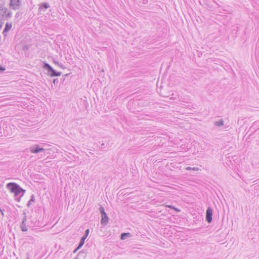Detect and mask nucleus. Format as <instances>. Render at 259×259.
Wrapping results in <instances>:
<instances>
[{"label": "nucleus", "mask_w": 259, "mask_h": 259, "mask_svg": "<svg viewBox=\"0 0 259 259\" xmlns=\"http://www.w3.org/2000/svg\"><path fill=\"white\" fill-rule=\"evenodd\" d=\"M23 217L21 224H20V227L21 230L23 232H26L28 230V227H33L32 221L31 220V217L27 218L26 213L25 211L23 213Z\"/></svg>", "instance_id": "1"}, {"label": "nucleus", "mask_w": 259, "mask_h": 259, "mask_svg": "<svg viewBox=\"0 0 259 259\" xmlns=\"http://www.w3.org/2000/svg\"><path fill=\"white\" fill-rule=\"evenodd\" d=\"M6 188L9 189L12 193H21V196H23L25 193V190L16 183L10 182L7 184Z\"/></svg>", "instance_id": "2"}, {"label": "nucleus", "mask_w": 259, "mask_h": 259, "mask_svg": "<svg viewBox=\"0 0 259 259\" xmlns=\"http://www.w3.org/2000/svg\"><path fill=\"white\" fill-rule=\"evenodd\" d=\"M43 68L47 71V74L51 77L60 76L61 75V72L56 71L47 63H44Z\"/></svg>", "instance_id": "3"}, {"label": "nucleus", "mask_w": 259, "mask_h": 259, "mask_svg": "<svg viewBox=\"0 0 259 259\" xmlns=\"http://www.w3.org/2000/svg\"><path fill=\"white\" fill-rule=\"evenodd\" d=\"M45 151V149L38 144H34L30 147V151L33 154H37Z\"/></svg>", "instance_id": "4"}, {"label": "nucleus", "mask_w": 259, "mask_h": 259, "mask_svg": "<svg viewBox=\"0 0 259 259\" xmlns=\"http://www.w3.org/2000/svg\"><path fill=\"white\" fill-rule=\"evenodd\" d=\"M3 10H1L0 15L2 16V17L5 20H8L12 17V12L8 10V9L6 8H4L3 7Z\"/></svg>", "instance_id": "5"}, {"label": "nucleus", "mask_w": 259, "mask_h": 259, "mask_svg": "<svg viewBox=\"0 0 259 259\" xmlns=\"http://www.w3.org/2000/svg\"><path fill=\"white\" fill-rule=\"evenodd\" d=\"M212 214H213L212 208L210 207H208L206 209V215H205V221L208 223H211L212 219Z\"/></svg>", "instance_id": "6"}, {"label": "nucleus", "mask_w": 259, "mask_h": 259, "mask_svg": "<svg viewBox=\"0 0 259 259\" xmlns=\"http://www.w3.org/2000/svg\"><path fill=\"white\" fill-rule=\"evenodd\" d=\"M89 232H90V230L89 229H87L85 231L84 234L83 236L81 238L80 240L78 243V245L77 247L74 250V252H75L77 250L83 246V245L84 243V241H85V239L89 235Z\"/></svg>", "instance_id": "7"}, {"label": "nucleus", "mask_w": 259, "mask_h": 259, "mask_svg": "<svg viewBox=\"0 0 259 259\" xmlns=\"http://www.w3.org/2000/svg\"><path fill=\"white\" fill-rule=\"evenodd\" d=\"M21 3V0H11L10 6L13 10L19 9Z\"/></svg>", "instance_id": "8"}, {"label": "nucleus", "mask_w": 259, "mask_h": 259, "mask_svg": "<svg viewBox=\"0 0 259 259\" xmlns=\"http://www.w3.org/2000/svg\"><path fill=\"white\" fill-rule=\"evenodd\" d=\"M256 131H249L248 130L245 135V136H247L246 140H251L252 138H254V135H257L256 134Z\"/></svg>", "instance_id": "9"}, {"label": "nucleus", "mask_w": 259, "mask_h": 259, "mask_svg": "<svg viewBox=\"0 0 259 259\" xmlns=\"http://www.w3.org/2000/svg\"><path fill=\"white\" fill-rule=\"evenodd\" d=\"M109 218L107 213L101 215V224L103 226H106L108 223Z\"/></svg>", "instance_id": "10"}, {"label": "nucleus", "mask_w": 259, "mask_h": 259, "mask_svg": "<svg viewBox=\"0 0 259 259\" xmlns=\"http://www.w3.org/2000/svg\"><path fill=\"white\" fill-rule=\"evenodd\" d=\"M50 7V6L49 5V4L47 3H43L41 4H40L38 10L45 11L46 9L49 8Z\"/></svg>", "instance_id": "11"}, {"label": "nucleus", "mask_w": 259, "mask_h": 259, "mask_svg": "<svg viewBox=\"0 0 259 259\" xmlns=\"http://www.w3.org/2000/svg\"><path fill=\"white\" fill-rule=\"evenodd\" d=\"M12 23H9L7 22L6 24L4 30H3V33H5L9 31L12 28Z\"/></svg>", "instance_id": "12"}, {"label": "nucleus", "mask_w": 259, "mask_h": 259, "mask_svg": "<svg viewBox=\"0 0 259 259\" xmlns=\"http://www.w3.org/2000/svg\"><path fill=\"white\" fill-rule=\"evenodd\" d=\"M132 235L130 233H122L120 234V239L124 240L128 237H131Z\"/></svg>", "instance_id": "13"}, {"label": "nucleus", "mask_w": 259, "mask_h": 259, "mask_svg": "<svg viewBox=\"0 0 259 259\" xmlns=\"http://www.w3.org/2000/svg\"><path fill=\"white\" fill-rule=\"evenodd\" d=\"M34 201H35V196H34V194H32L30 197V199L29 201L27 203V206L28 207H30V205H31L32 202H34Z\"/></svg>", "instance_id": "14"}, {"label": "nucleus", "mask_w": 259, "mask_h": 259, "mask_svg": "<svg viewBox=\"0 0 259 259\" xmlns=\"http://www.w3.org/2000/svg\"><path fill=\"white\" fill-rule=\"evenodd\" d=\"M13 194L15 200L19 202L21 200V198L22 197L21 196V193H13Z\"/></svg>", "instance_id": "15"}, {"label": "nucleus", "mask_w": 259, "mask_h": 259, "mask_svg": "<svg viewBox=\"0 0 259 259\" xmlns=\"http://www.w3.org/2000/svg\"><path fill=\"white\" fill-rule=\"evenodd\" d=\"M223 123H224V121H223V119H220L219 121H215L214 122V124L218 127H221V126H222L223 125V124H224Z\"/></svg>", "instance_id": "16"}, {"label": "nucleus", "mask_w": 259, "mask_h": 259, "mask_svg": "<svg viewBox=\"0 0 259 259\" xmlns=\"http://www.w3.org/2000/svg\"><path fill=\"white\" fill-rule=\"evenodd\" d=\"M166 206L167 207H168V208H171V209L175 210L177 212H179L180 211V209H179V208L175 207L174 206H173L172 205H166Z\"/></svg>", "instance_id": "17"}, {"label": "nucleus", "mask_w": 259, "mask_h": 259, "mask_svg": "<svg viewBox=\"0 0 259 259\" xmlns=\"http://www.w3.org/2000/svg\"><path fill=\"white\" fill-rule=\"evenodd\" d=\"M99 210L101 213V215L103 214L104 213H106L105 211L104 207L102 206H100V207L99 208Z\"/></svg>", "instance_id": "18"}, {"label": "nucleus", "mask_w": 259, "mask_h": 259, "mask_svg": "<svg viewBox=\"0 0 259 259\" xmlns=\"http://www.w3.org/2000/svg\"><path fill=\"white\" fill-rule=\"evenodd\" d=\"M9 132H12V131H3V137H7L9 135Z\"/></svg>", "instance_id": "19"}, {"label": "nucleus", "mask_w": 259, "mask_h": 259, "mask_svg": "<svg viewBox=\"0 0 259 259\" xmlns=\"http://www.w3.org/2000/svg\"><path fill=\"white\" fill-rule=\"evenodd\" d=\"M58 82L59 80L57 78L54 79L53 80V82L55 85L57 84L58 83Z\"/></svg>", "instance_id": "20"}, {"label": "nucleus", "mask_w": 259, "mask_h": 259, "mask_svg": "<svg viewBox=\"0 0 259 259\" xmlns=\"http://www.w3.org/2000/svg\"><path fill=\"white\" fill-rule=\"evenodd\" d=\"M5 70V68L0 65V72Z\"/></svg>", "instance_id": "21"}, {"label": "nucleus", "mask_w": 259, "mask_h": 259, "mask_svg": "<svg viewBox=\"0 0 259 259\" xmlns=\"http://www.w3.org/2000/svg\"><path fill=\"white\" fill-rule=\"evenodd\" d=\"M58 66L62 68H64V67H63V65L61 63H59V64L58 65Z\"/></svg>", "instance_id": "22"}, {"label": "nucleus", "mask_w": 259, "mask_h": 259, "mask_svg": "<svg viewBox=\"0 0 259 259\" xmlns=\"http://www.w3.org/2000/svg\"><path fill=\"white\" fill-rule=\"evenodd\" d=\"M2 124H4V122H3L2 121H1L0 122V127H1V128H2L1 125H2ZM2 128H3V130H5V127H2Z\"/></svg>", "instance_id": "23"}, {"label": "nucleus", "mask_w": 259, "mask_h": 259, "mask_svg": "<svg viewBox=\"0 0 259 259\" xmlns=\"http://www.w3.org/2000/svg\"><path fill=\"white\" fill-rule=\"evenodd\" d=\"M3 131H0V137H3Z\"/></svg>", "instance_id": "24"}, {"label": "nucleus", "mask_w": 259, "mask_h": 259, "mask_svg": "<svg viewBox=\"0 0 259 259\" xmlns=\"http://www.w3.org/2000/svg\"><path fill=\"white\" fill-rule=\"evenodd\" d=\"M54 63H55V64L57 65H58L59 64V62H58V61H54Z\"/></svg>", "instance_id": "25"}, {"label": "nucleus", "mask_w": 259, "mask_h": 259, "mask_svg": "<svg viewBox=\"0 0 259 259\" xmlns=\"http://www.w3.org/2000/svg\"><path fill=\"white\" fill-rule=\"evenodd\" d=\"M187 170H190L192 169V168L191 167H186V168Z\"/></svg>", "instance_id": "26"}, {"label": "nucleus", "mask_w": 259, "mask_h": 259, "mask_svg": "<svg viewBox=\"0 0 259 259\" xmlns=\"http://www.w3.org/2000/svg\"><path fill=\"white\" fill-rule=\"evenodd\" d=\"M3 5L0 4V11L1 10H3V9H3Z\"/></svg>", "instance_id": "27"}, {"label": "nucleus", "mask_w": 259, "mask_h": 259, "mask_svg": "<svg viewBox=\"0 0 259 259\" xmlns=\"http://www.w3.org/2000/svg\"><path fill=\"white\" fill-rule=\"evenodd\" d=\"M148 1L147 0H144L143 1V4H146L147 3Z\"/></svg>", "instance_id": "28"}, {"label": "nucleus", "mask_w": 259, "mask_h": 259, "mask_svg": "<svg viewBox=\"0 0 259 259\" xmlns=\"http://www.w3.org/2000/svg\"><path fill=\"white\" fill-rule=\"evenodd\" d=\"M26 254H27V259H30L29 254H28V253H27Z\"/></svg>", "instance_id": "29"}, {"label": "nucleus", "mask_w": 259, "mask_h": 259, "mask_svg": "<svg viewBox=\"0 0 259 259\" xmlns=\"http://www.w3.org/2000/svg\"><path fill=\"white\" fill-rule=\"evenodd\" d=\"M0 211H1V212L2 213V215H4V213L3 212V210H2V209L1 208H0Z\"/></svg>", "instance_id": "30"}, {"label": "nucleus", "mask_w": 259, "mask_h": 259, "mask_svg": "<svg viewBox=\"0 0 259 259\" xmlns=\"http://www.w3.org/2000/svg\"><path fill=\"white\" fill-rule=\"evenodd\" d=\"M193 170H195L196 169V168L195 167H194L192 168Z\"/></svg>", "instance_id": "31"}]
</instances>
